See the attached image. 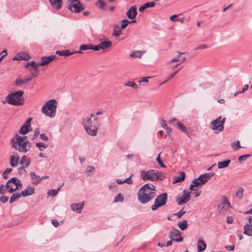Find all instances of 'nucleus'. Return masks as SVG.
Returning <instances> with one entry per match:
<instances>
[{"instance_id":"f257e3e1","label":"nucleus","mask_w":252,"mask_h":252,"mask_svg":"<svg viewBox=\"0 0 252 252\" xmlns=\"http://www.w3.org/2000/svg\"><path fill=\"white\" fill-rule=\"evenodd\" d=\"M12 147L21 153H26L32 146V144L27 136L16 135L15 138L11 139Z\"/></svg>"},{"instance_id":"f03ea898","label":"nucleus","mask_w":252,"mask_h":252,"mask_svg":"<svg viewBox=\"0 0 252 252\" xmlns=\"http://www.w3.org/2000/svg\"><path fill=\"white\" fill-rule=\"evenodd\" d=\"M93 121L94 122L96 121L95 124H93L91 118L85 117L83 118L82 124L86 132L89 135L94 136H96L97 133L98 127L100 126V124L97 118H94Z\"/></svg>"},{"instance_id":"7ed1b4c3","label":"nucleus","mask_w":252,"mask_h":252,"mask_svg":"<svg viewBox=\"0 0 252 252\" xmlns=\"http://www.w3.org/2000/svg\"><path fill=\"white\" fill-rule=\"evenodd\" d=\"M23 94L24 92L23 91H19L9 94L6 97V100L3 101V103H5L6 101L9 104L15 106L22 105L24 102Z\"/></svg>"},{"instance_id":"20e7f679","label":"nucleus","mask_w":252,"mask_h":252,"mask_svg":"<svg viewBox=\"0 0 252 252\" xmlns=\"http://www.w3.org/2000/svg\"><path fill=\"white\" fill-rule=\"evenodd\" d=\"M140 176L142 180H150L151 181H155L158 180H162L164 178L162 173L156 170H149L147 171H141Z\"/></svg>"},{"instance_id":"39448f33","label":"nucleus","mask_w":252,"mask_h":252,"mask_svg":"<svg viewBox=\"0 0 252 252\" xmlns=\"http://www.w3.org/2000/svg\"><path fill=\"white\" fill-rule=\"evenodd\" d=\"M57 103V101L55 99L47 101L42 107V113L50 118L54 117L56 113Z\"/></svg>"},{"instance_id":"423d86ee","label":"nucleus","mask_w":252,"mask_h":252,"mask_svg":"<svg viewBox=\"0 0 252 252\" xmlns=\"http://www.w3.org/2000/svg\"><path fill=\"white\" fill-rule=\"evenodd\" d=\"M226 121V118H222L220 116L217 119L212 121L210 125V127L215 131L216 133L221 132L224 129V124Z\"/></svg>"},{"instance_id":"0eeeda50","label":"nucleus","mask_w":252,"mask_h":252,"mask_svg":"<svg viewBox=\"0 0 252 252\" xmlns=\"http://www.w3.org/2000/svg\"><path fill=\"white\" fill-rule=\"evenodd\" d=\"M167 201V194L166 193H163L157 197L154 204L151 206V209L153 211H155L160 207L164 206Z\"/></svg>"},{"instance_id":"6e6552de","label":"nucleus","mask_w":252,"mask_h":252,"mask_svg":"<svg viewBox=\"0 0 252 252\" xmlns=\"http://www.w3.org/2000/svg\"><path fill=\"white\" fill-rule=\"evenodd\" d=\"M146 187H148V186L144 185L140 189L138 192V200L142 204H146L154 198L153 195H148L143 191V189Z\"/></svg>"},{"instance_id":"1a4fd4ad","label":"nucleus","mask_w":252,"mask_h":252,"mask_svg":"<svg viewBox=\"0 0 252 252\" xmlns=\"http://www.w3.org/2000/svg\"><path fill=\"white\" fill-rule=\"evenodd\" d=\"M70 1L68 8L69 9L75 13H79L84 9V6L80 2L79 0H69Z\"/></svg>"},{"instance_id":"9d476101","label":"nucleus","mask_w":252,"mask_h":252,"mask_svg":"<svg viewBox=\"0 0 252 252\" xmlns=\"http://www.w3.org/2000/svg\"><path fill=\"white\" fill-rule=\"evenodd\" d=\"M206 183V182H205L202 175H200L197 179L194 180L192 182V184L190 185L189 187V189H193V188L197 187L199 186H202Z\"/></svg>"},{"instance_id":"9b49d317","label":"nucleus","mask_w":252,"mask_h":252,"mask_svg":"<svg viewBox=\"0 0 252 252\" xmlns=\"http://www.w3.org/2000/svg\"><path fill=\"white\" fill-rule=\"evenodd\" d=\"M55 58H56V56L54 55L49 56L48 57H47V56L42 57L41 59V62L40 63H39L38 65H39V66L45 65L49 63H51Z\"/></svg>"},{"instance_id":"f8f14e48","label":"nucleus","mask_w":252,"mask_h":252,"mask_svg":"<svg viewBox=\"0 0 252 252\" xmlns=\"http://www.w3.org/2000/svg\"><path fill=\"white\" fill-rule=\"evenodd\" d=\"M84 206V202L78 203H73L70 205V209L72 211L78 214H80Z\"/></svg>"},{"instance_id":"ddd939ff","label":"nucleus","mask_w":252,"mask_h":252,"mask_svg":"<svg viewBox=\"0 0 252 252\" xmlns=\"http://www.w3.org/2000/svg\"><path fill=\"white\" fill-rule=\"evenodd\" d=\"M145 185L148 186V187L143 189L144 192L149 195H153V198H154L156 196V193L154 191H155V186L152 184H146Z\"/></svg>"},{"instance_id":"4468645a","label":"nucleus","mask_w":252,"mask_h":252,"mask_svg":"<svg viewBox=\"0 0 252 252\" xmlns=\"http://www.w3.org/2000/svg\"><path fill=\"white\" fill-rule=\"evenodd\" d=\"M185 195L181 198H178L177 199V201L179 205H182L187 202H188L190 200V193L191 192L187 191L186 193V190L184 191Z\"/></svg>"},{"instance_id":"2eb2a0df","label":"nucleus","mask_w":252,"mask_h":252,"mask_svg":"<svg viewBox=\"0 0 252 252\" xmlns=\"http://www.w3.org/2000/svg\"><path fill=\"white\" fill-rule=\"evenodd\" d=\"M31 58V57L29 54L25 52H22L16 54V55L13 57V60L14 61H21L25 60L28 61Z\"/></svg>"},{"instance_id":"dca6fc26","label":"nucleus","mask_w":252,"mask_h":252,"mask_svg":"<svg viewBox=\"0 0 252 252\" xmlns=\"http://www.w3.org/2000/svg\"><path fill=\"white\" fill-rule=\"evenodd\" d=\"M137 14V8L135 6H132L126 12L127 17L130 19H133L135 18Z\"/></svg>"},{"instance_id":"f3484780","label":"nucleus","mask_w":252,"mask_h":252,"mask_svg":"<svg viewBox=\"0 0 252 252\" xmlns=\"http://www.w3.org/2000/svg\"><path fill=\"white\" fill-rule=\"evenodd\" d=\"M99 41H100V43H99L100 47L102 50L107 49L112 45V42L107 39H105V41H102V39H100Z\"/></svg>"},{"instance_id":"a211bd4d","label":"nucleus","mask_w":252,"mask_h":252,"mask_svg":"<svg viewBox=\"0 0 252 252\" xmlns=\"http://www.w3.org/2000/svg\"><path fill=\"white\" fill-rule=\"evenodd\" d=\"M207 245L206 243L202 239H199L197 242V252H202L206 248Z\"/></svg>"},{"instance_id":"6ab92c4d","label":"nucleus","mask_w":252,"mask_h":252,"mask_svg":"<svg viewBox=\"0 0 252 252\" xmlns=\"http://www.w3.org/2000/svg\"><path fill=\"white\" fill-rule=\"evenodd\" d=\"M31 162V158H28L26 156L24 155L22 157L20 161V163L23 165L22 166H24V167H28L30 164Z\"/></svg>"},{"instance_id":"aec40b11","label":"nucleus","mask_w":252,"mask_h":252,"mask_svg":"<svg viewBox=\"0 0 252 252\" xmlns=\"http://www.w3.org/2000/svg\"><path fill=\"white\" fill-rule=\"evenodd\" d=\"M51 5L57 10H59L62 6V0H50Z\"/></svg>"},{"instance_id":"412c9836","label":"nucleus","mask_w":252,"mask_h":252,"mask_svg":"<svg viewBox=\"0 0 252 252\" xmlns=\"http://www.w3.org/2000/svg\"><path fill=\"white\" fill-rule=\"evenodd\" d=\"M21 193L24 197L31 195L34 193V189L32 187H29L26 189L22 190Z\"/></svg>"},{"instance_id":"4be33fe9","label":"nucleus","mask_w":252,"mask_h":252,"mask_svg":"<svg viewBox=\"0 0 252 252\" xmlns=\"http://www.w3.org/2000/svg\"><path fill=\"white\" fill-rule=\"evenodd\" d=\"M30 174L31 179L33 180L32 184L33 185H37L42 181V178H40L39 176L36 175L34 172H31Z\"/></svg>"},{"instance_id":"5701e85b","label":"nucleus","mask_w":252,"mask_h":252,"mask_svg":"<svg viewBox=\"0 0 252 252\" xmlns=\"http://www.w3.org/2000/svg\"><path fill=\"white\" fill-rule=\"evenodd\" d=\"M244 234L251 236H252V224L247 223L244 227Z\"/></svg>"},{"instance_id":"b1692460","label":"nucleus","mask_w":252,"mask_h":252,"mask_svg":"<svg viewBox=\"0 0 252 252\" xmlns=\"http://www.w3.org/2000/svg\"><path fill=\"white\" fill-rule=\"evenodd\" d=\"M19 158L15 155L11 156L10 158V164L12 167H16L18 164Z\"/></svg>"},{"instance_id":"393cba45","label":"nucleus","mask_w":252,"mask_h":252,"mask_svg":"<svg viewBox=\"0 0 252 252\" xmlns=\"http://www.w3.org/2000/svg\"><path fill=\"white\" fill-rule=\"evenodd\" d=\"M8 183L13 184L15 185V187L19 188V187L21 188L22 186V183L19 179L16 177H13L8 181Z\"/></svg>"},{"instance_id":"a878e982","label":"nucleus","mask_w":252,"mask_h":252,"mask_svg":"<svg viewBox=\"0 0 252 252\" xmlns=\"http://www.w3.org/2000/svg\"><path fill=\"white\" fill-rule=\"evenodd\" d=\"M219 207H221L222 209H227V208H229L231 207L230 206V203L228 201L227 198L226 197H223V200L220 203Z\"/></svg>"},{"instance_id":"bb28decb","label":"nucleus","mask_w":252,"mask_h":252,"mask_svg":"<svg viewBox=\"0 0 252 252\" xmlns=\"http://www.w3.org/2000/svg\"><path fill=\"white\" fill-rule=\"evenodd\" d=\"M155 5H156V3L153 1L147 2L145 4H144L143 5H142L139 7V11L140 12H143L144 10H145V9H146L148 8L154 7L155 6Z\"/></svg>"},{"instance_id":"cd10ccee","label":"nucleus","mask_w":252,"mask_h":252,"mask_svg":"<svg viewBox=\"0 0 252 252\" xmlns=\"http://www.w3.org/2000/svg\"><path fill=\"white\" fill-rule=\"evenodd\" d=\"M181 232L177 229L173 228L172 231L169 232V237L173 241V239H175L174 237L180 236Z\"/></svg>"},{"instance_id":"c85d7f7f","label":"nucleus","mask_w":252,"mask_h":252,"mask_svg":"<svg viewBox=\"0 0 252 252\" xmlns=\"http://www.w3.org/2000/svg\"><path fill=\"white\" fill-rule=\"evenodd\" d=\"M144 53V52L142 51H133L132 53L129 55L131 58H141Z\"/></svg>"},{"instance_id":"c756f323","label":"nucleus","mask_w":252,"mask_h":252,"mask_svg":"<svg viewBox=\"0 0 252 252\" xmlns=\"http://www.w3.org/2000/svg\"><path fill=\"white\" fill-rule=\"evenodd\" d=\"M231 160L230 159L225 160L219 162L218 168L219 169H222L224 168H226L228 166L229 164L230 163Z\"/></svg>"},{"instance_id":"7c9ffc66","label":"nucleus","mask_w":252,"mask_h":252,"mask_svg":"<svg viewBox=\"0 0 252 252\" xmlns=\"http://www.w3.org/2000/svg\"><path fill=\"white\" fill-rule=\"evenodd\" d=\"M95 5L101 10H105L106 7V4L104 0H98L95 3Z\"/></svg>"},{"instance_id":"2f4dec72","label":"nucleus","mask_w":252,"mask_h":252,"mask_svg":"<svg viewBox=\"0 0 252 252\" xmlns=\"http://www.w3.org/2000/svg\"><path fill=\"white\" fill-rule=\"evenodd\" d=\"M21 193H15L12 195L10 198L9 203L12 204L22 196Z\"/></svg>"},{"instance_id":"473e14b6","label":"nucleus","mask_w":252,"mask_h":252,"mask_svg":"<svg viewBox=\"0 0 252 252\" xmlns=\"http://www.w3.org/2000/svg\"><path fill=\"white\" fill-rule=\"evenodd\" d=\"M121 33L122 31L119 26L117 25H115L113 31V35L114 36L118 37L121 34Z\"/></svg>"},{"instance_id":"72a5a7b5","label":"nucleus","mask_w":252,"mask_h":252,"mask_svg":"<svg viewBox=\"0 0 252 252\" xmlns=\"http://www.w3.org/2000/svg\"><path fill=\"white\" fill-rule=\"evenodd\" d=\"M185 178V174L184 172H181L180 173L179 176L175 177L174 178V181H173V183H176L181 182L183 181Z\"/></svg>"},{"instance_id":"f704fd0d","label":"nucleus","mask_w":252,"mask_h":252,"mask_svg":"<svg viewBox=\"0 0 252 252\" xmlns=\"http://www.w3.org/2000/svg\"><path fill=\"white\" fill-rule=\"evenodd\" d=\"M75 53V52H70L68 50H62V51H56V54L62 56H65L68 57L73 54Z\"/></svg>"},{"instance_id":"c9c22d12","label":"nucleus","mask_w":252,"mask_h":252,"mask_svg":"<svg viewBox=\"0 0 252 252\" xmlns=\"http://www.w3.org/2000/svg\"><path fill=\"white\" fill-rule=\"evenodd\" d=\"M178 226L182 230H184L188 227V221L187 220H183L178 223Z\"/></svg>"},{"instance_id":"e433bc0d","label":"nucleus","mask_w":252,"mask_h":252,"mask_svg":"<svg viewBox=\"0 0 252 252\" xmlns=\"http://www.w3.org/2000/svg\"><path fill=\"white\" fill-rule=\"evenodd\" d=\"M29 65H31L32 68L33 69V70H37V66L38 65V63H36L34 61H31L30 62H28L27 64L26 65V68H28V66Z\"/></svg>"},{"instance_id":"4c0bfd02","label":"nucleus","mask_w":252,"mask_h":252,"mask_svg":"<svg viewBox=\"0 0 252 252\" xmlns=\"http://www.w3.org/2000/svg\"><path fill=\"white\" fill-rule=\"evenodd\" d=\"M231 146L234 150L235 151L238 150L239 149L242 147L241 146L240 141L239 140H236L232 142L231 143Z\"/></svg>"},{"instance_id":"58836bf2","label":"nucleus","mask_w":252,"mask_h":252,"mask_svg":"<svg viewBox=\"0 0 252 252\" xmlns=\"http://www.w3.org/2000/svg\"><path fill=\"white\" fill-rule=\"evenodd\" d=\"M91 44H82L79 47L80 51H76L75 53L81 54L82 53L81 50H86L88 49H91Z\"/></svg>"},{"instance_id":"ea45409f","label":"nucleus","mask_w":252,"mask_h":252,"mask_svg":"<svg viewBox=\"0 0 252 252\" xmlns=\"http://www.w3.org/2000/svg\"><path fill=\"white\" fill-rule=\"evenodd\" d=\"M202 175L203 177V178L205 180V182H206L207 183L209 180H210L212 177H213L215 175V173L213 172H208L207 173L202 174Z\"/></svg>"},{"instance_id":"a19ab883","label":"nucleus","mask_w":252,"mask_h":252,"mask_svg":"<svg viewBox=\"0 0 252 252\" xmlns=\"http://www.w3.org/2000/svg\"><path fill=\"white\" fill-rule=\"evenodd\" d=\"M29 131V127L26 125H23L19 130V133L21 134L25 135Z\"/></svg>"},{"instance_id":"79ce46f5","label":"nucleus","mask_w":252,"mask_h":252,"mask_svg":"<svg viewBox=\"0 0 252 252\" xmlns=\"http://www.w3.org/2000/svg\"><path fill=\"white\" fill-rule=\"evenodd\" d=\"M124 199V197L121 193H118L115 197L113 202H123Z\"/></svg>"},{"instance_id":"37998d69","label":"nucleus","mask_w":252,"mask_h":252,"mask_svg":"<svg viewBox=\"0 0 252 252\" xmlns=\"http://www.w3.org/2000/svg\"><path fill=\"white\" fill-rule=\"evenodd\" d=\"M244 192V189L242 187H240L238 188V190L236 192V196L239 199H242Z\"/></svg>"},{"instance_id":"c03bdc74","label":"nucleus","mask_w":252,"mask_h":252,"mask_svg":"<svg viewBox=\"0 0 252 252\" xmlns=\"http://www.w3.org/2000/svg\"><path fill=\"white\" fill-rule=\"evenodd\" d=\"M175 126H177L178 128L180 129L182 131L186 133L187 132V129L186 126L181 123H180L179 121L177 122L176 124L174 125Z\"/></svg>"},{"instance_id":"a18cd8bd","label":"nucleus","mask_w":252,"mask_h":252,"mask_svg":"<svg viewBox=\"0 0 252 252\" xmlns=\"http://www.w3.org/2000/svg\"><path fill=\"white\" fill-rule=\"evenodd\" d=\"M60 190V188H58L57 189H53L49 190L48 191V195L51 196H55L58 193L59 191Z\"/></svg>"},{"instance_id":"49530a36","label":"nucleus","mask_w":252,"mask_h":252,"mask_svg":"<svg viewBox=\"0 0 252 252\" xmlns=\"http://www.w3.org/2000/svg\"><path fill=\"white\" fill-rule=\"evenodd\" d=\"M12 171V169L10 168H7L4 172L2 173V177L4 179H7L8 177V174Z\"/></svg>"},{"instance_id":"de8ad7c7","label":"nucleus","mask_w":252,"mask_h":252,"mask_svg":"<svg viewBox=\"0 0 252 252\" xmlns=\"http://www.w3.org/2000/svg\"><path fill=\"white\" fill-rule=\"evenodd\" d=\"M125 86L130 87L134 89H137L138 88V86L136 83L132 81L127 82L125 84Z\"/></svg>"},{"instance_id":"09e8293b","label":"nucleus","mask_w":252,"mask_h":252,"mask_svg":"<svg viewBox=\"0 0 252 252\" xmlns=\"http://www.w3.org/2000/svg\"><path fill=\"white\" fill-rule=\"evenodd\" d=\"M36 147H38L40 151L47 147V145L42 142H37L36 143Z\"/></svg>"},{"instance_id":"8fccbe9b","label":"nucleus","mask_w":252,"mask_h":252,"mask_svg":"<svg viewBox=\"0 0 252 252\" xmlns=\"http://www.w3.org/2000/svg\"><path fill=\"white\" fill-rule=\"evenodd\" d=\"M250 156H251V155H249V154L244 155L240 156L238 158V160H239V162H242L245 161L246 160V159L250 157Z\"/></svg>"},{"instance_id":"3c124183","label":"nucleus","mask_w":252,"mask_h":252,"mask_svg":"<svg viewBox=\"0 0 252 252\" xmlns=\"http://www.w3.org/2000/svg\"><path fill=\"white\" fill-rule=\"evenodd\" d=\"M160 153H159L158 157L156 158V160L157 161V162L158 163V164L161 167L165 168L166 166L165 165V164L163 163L162 161L161 160L160 158Z\"/></svg>"},{"instance_id":"603ef678","label":"nucleus","mask_w":252,"mask_h":252,"mask_svg":"<svg viewBox=\"0 0 252 252\" xmlns=\"http://www.w3.org/2000/svg\"><path fill=\"white\" fill-rule=\"evenodd\" d=\"M130 24L129 21L124 19L122 20V24L121 25V28L122 29H124L126 27V26Z\"/></svg>"},{"instance_id":"864d4df0","label":"nucleus","mask_w":252,"mask_h":252,"mask_svg":"<svg viewBox=\"0 0 252 252\" xmlns=\"http://www.w3.org/2000/svg\"><path fill=\"white\" fill-rule=\"evenodd\" d=\"M25 168L24 166L19 167L17 169L18 173L20 175L26 174L27 171L25 170Z\"/></svg>"},{"instance_id":"5fc2aeb1","label":"nucleus","mask_w":252,"mask_h":252,"mask_svg":"<svg viewBox=\"0 0 252 252\" xmlns=\"http://www.w3.org/2000/svg\"><path fill=\"white\" fill-rule=\"evenodd\" d=\"M186 213V211H184L183 209L181 210L178 212L175 213L174 214V216H176L178 218H180L183 215Z\"/></svg>"},{"instance_id":"6e6d98bb","label":"nucleus","mask_w":252,"mask_h":252,"mask_svg":"<svg viewBox=\"0 0 252 252\" xmlns=\"http://www.w3.org/2000/svg\"><path fill=\"white\" fill-rule=\"evenodd\" d=\"M117 187H118L117 185H116L115 183H113L108 186L109 189L110 190L114 191H115L117 190Z\"/></svg>"},{"instance_id":"4d7b16f0","label":"nucleus","mask_w":252,"mask_h":252,"mask_svg":"<svg viewBox=\"0 0 252 252\" xmlns=\"http://www.w3.org/2000/svg\"><path fill=\"white\" fill-rule=\"evenodd\" d=\"M91 50H93L95 51H99L101 49L99 44L95 46H93L91 44Z\"/></svg>"},{"instance_id":"13d9d810","label":"nucleus","mask_w":252,"mask_h":252,"mask_svg":"<svg viewBox=\"0 0 252 252\" xmlns=\"http://www.w3.org/2000/svg\"><path fill=\"white\" fill-rule=\"evenodd\" d=\"M39 134V128H36L34 130V133L32 136V140H34L35 138L37 137V136Z\"/></svg>"},{"instance_id":"bf43d9fd","label":"nucleus","mask_w":252,"mask_h":252,"mask_svg":"<svg viewBox=\"0 0 252 252\" xmlns=\"http://www.w3.org/2000/svg\"><path fill=\"white\" fill-rule=\"evenodd\" d=\"M207 45L206 44H202L199 46H198L197 47H195L194 48V50H203L206 49L207 48Z\"/></svg>"},{"instance_id":"052dcab7","label":"nucleus","mask_w":252,"mask_h":252,"mask_svg":"<svg viewBox=\"0 0 252 252\" xmlns=\"http://www.w3.org/2000/svg\"><path fill=\"white\" fill-rule=\"evenodd\" d=\"M22 84H24L23 80L19 77H18L15 81V84L17 86H20Z\"/></svg>"},{"instance_id":"680f3d73","label":"nucleus","mask_w":252,"mask_h":252,"mask_svg":"<svg viewBox=\"0 0 252 252\" xmlns=\"http://www.w3.org/2000/svg\"><path fill=\"white\" fill-rule=\"evenodd\" d=\"M8 200V197L3 195L0 198V201L3 203H5Z\"/></svg>"},{"instance_id":"e2e57ef3","label":"nucleus","mask_w":252,"mask_h":252,"mask_svg":"<svg viewBox=\"0 0 252 252\" xmlns=\"http://www.w3.org/2000/svg\"><path fill=\"white\" fill-rule=\"evenodd\" d=\"M40 138L44 141H47L49 139L48 136L46 135L45 133H41L40 134Z\"/></svg>"},{"instance_id":"0e129e2a","label":"nucleus","mask_w":252,"mask_h":252,"mask_svg":"<svg viewBox=\"0 0 252 252\" xmlns=\"http://www.w3.org/2000/svg\"><path fill=\"white\" fill-rule=\"evenodd\" d=\"M86 171L89 173L94 172L95 171V168L92 166H89Z\"/></svg>"},{"instance_id":"69168bd1","label":"nucleus","mask_w":252,"mask_h":252,"mask_svg":"<svg viewBox=\"0 0 252 252\" xmlns=\"http://www.w3.org/2000/svg\"><path fill=\"white\" fill-rule=\"evenodd\" d=\"M191 190H194L195 191L194 193H193V194H194V197H198L201 193V191H198L197 189H194L193 188V189H192Z\"/></svg>"},{"instance_id":"338daca9","label":"nucleus","mask_w":252,"mask_h":252,"mask_svg":"<svg viewBox=\"0 0 252 252\" xmlns=\"http://www.w3.org/2000/svg\"><path fill=\"white\" fill-rule=\"evenodd\" d=\"M52 224L56 227H58L60 225L59 221L53 219L51 220Z\"/></svg>"},{"instance_id":"774afa93","label":"nucleus","mask_w":252,"mask_h":252,"mask_svg":"<svg viewBox=\"0 0 252 252\" xmlns=\"http://www.w3.org/2000/svg\"><path fill=\"white\" fill-rule=\"evenodd\" d=\"M226 221L228 224H231L233 222V219L232 217L228 216L226 218Z\"/></svg>"}]
</instances>
